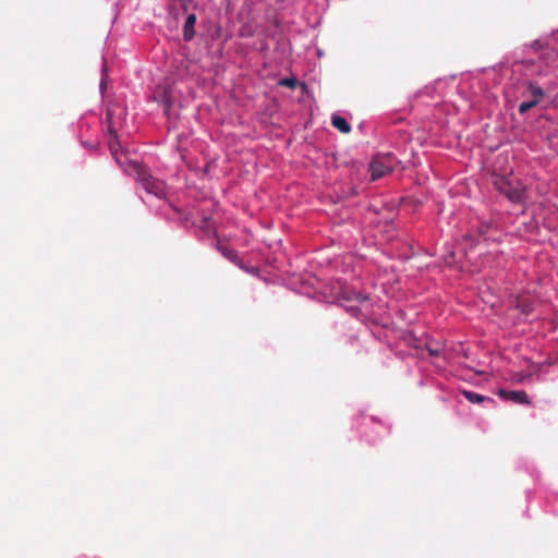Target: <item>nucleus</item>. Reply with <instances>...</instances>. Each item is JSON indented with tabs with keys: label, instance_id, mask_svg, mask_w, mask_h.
I'll return each mask as SVG.
<instances>
[{
	"label": "nucleus",
	"instance_id": "obj_1",
	"mask_svg": "<svg viewBox=\"0 0 558 558\" xmlns=\"http://www.w3.org/2000/svg\"><path fill=\"white\" fill-rule=\"evenodd\" d=\"M495 187L507 196L512 203H523L525 198V187L522 182L513 175H495Z\"/></svg>",
	"mask_w": 558,
	"mask_h": 558
},
{
	"label": "nucleus",
	"instance_id": "obj_2",
	"mask_svg": "<svg viewBox=\"0 0 558 558\" xmlns=\"http://www.w3.org/2000/svg\"><path fill=\"white\" fill-rule=\"evenodd\" d=\"M397 165L398 160L395 157V155L390 153L377 155L369 166L371 180L376 181L385 177L386 174L391 172Z\"/></svg>",
	"mask_w": 558,
	"mask_h": 558
},
{
	"label": "nucleus",
	"instance_id": "obj_3",
	"mask_svg": "<svg viewBox=\"0 0 558 558\" xmlns=\"http://www.w3.org/2000/svg\"><path fill=\"white\" fill-rule=\"evenodd\" d=\"M136 175L142 186L149 193L157 197H163L166 195V184L154 178L150 172L142 167H136Z\"/></svg>",
	"mask_w": 558,
	"mask_h": 558
},
{
	"label": "nucleus",
	"instance_id": "obj_4",
	"mask_svg": "<svg viewBox=\"0 0 558 558\" xmlns=\"http://www.w3.org/2000/svg\"><path fill=\"white\" fill-rule=\"evenodd\" d=\"M497 395L507 401H511L517 404H530V399L524 390H506L500 389Z\"/></svg>",
	"mask_w": 558,
	"mask_h": 558
},
{
	"label": "nucleus",
	"instance_id": "obj_5",
	"mask_svg": "<svg viewBox=\"0 0 558 558\" xmlns=\"http://www.w3.org/2000/svg\"><path fill=\"white\" fill-rule=\"evenodd\" d=\"M107 122H108V133H109L108 145H109L110 151H111L112 156L114 157V159L118 162H120V159L118 156L119 150H120V143L118 140L117 132L112 129V125H111V111L110 110L107 111Z\"/></svg>",
	"mask_w": 558,
	"mask_h": 558
},
{
	"label": "nucleus",
	"instance_id": "obj_6",
	"mask_svg": "<svg viewBox=\"0 0 558 558\" xmlns=\"http://www.w3.org/2000/svg\"><path fill=\"white\" fill-rule=\"evenodd\" d=\"M195 23H196V15L194 13L189 14L185 20L184 27H183V38L185 41H190L194 38Z\"/></svg>",
	"mask_w": 558,
	"mask_h": 558
},
{
	"label": "nucleus",
	"instance_id": "obj_7",
	"mask_svg": "<svg viewBox=\"0 0 558 558\" xmlns=\"http://www.w3.org/2000/svg\"><path fill=\"white\" fill-rule=\"evenodd\" d=\"M342 296L348 301H355L357 303H364L369 300V296L363 292L355 291L354 289H344L342 291Z\"/></svg>",
	"mask_w": 558,
	"mask_h": 558
},
{
	"label": "nucleus",
	"instance_id": "obj_8",
	"mask_svg": "<svg viewBox=\"0 0 558 558\" xmlns=\"http://www.w3.org/2000/svg\"><path fill=\"white\" fill-rule=\"evenodd\" d=\"M331 124L333 128H336L337 130H339L341 133H349L351 131V126L350 124L348 123V121L340 117V116H332L331 118Z\"/></svg>",
	"mask_w": 558,
	"mask_h": 558
},
{
	"label": "nucleus",
	"instance_id": "obj_9",
	"mask_svg": "<svg viewBox=\"0 0 558 558\" xmlns=\"http://www.w3.org/2000/svg\"><path fill=\"white\" fill-rule=\"evenodd\" d=\"M426 350L430 356H442L445 352V344L441 342L430 341L426 343Z\"/></svg>",
	"mask_w": 558,
	"mask_h": 558
},
{
	"label": "nucleus",
	"instance_id": "obj_10",
	"mask_svg": "<svg viewBox=\"0 0 558 558\" xmlns=\"http://www.w3.org/2000/svg\"><path fill=\"white\" fill-rule=\"evenodd\" d=\"M462 395L471 403H481V402H483V401H485L487 399L483 395H480V393H476V392H473V391H469V390H463Z\"/></svg>",
	"mask_w": 558,
	"mask_h": 558
},
{
	"label": "nucleus",
	"instance_id": "obj_11",
	"mask_svg": "<svg viewBox=\"0 0 558 558\" xmlns=\"http://www.w3.org/2000/svg\"><path fill=\"white\" fill-rule=\"evenodd\" d=\"M529 92L532 96V100H536V104H538L542 97L544 96L543 89L534 83L529 84Z\"/></svg>",
	"mask_w": 558,
	"mask_h": 558
},
{
	"label": "nucleus",
	"instance_id": "obj_12",
	"mask_svg": "<svg viewBox=\"0 0 558 558\" xmlns=\"http://www.w3.org/2000/svg\"><path fill=\"white\" fill-rule=\"evenodd\" d=\"M536 100H529V101H523L520 104L519 106V112L521 114H524L526 113L530 109L534 108L536 106Z\"/></svg>",
	"mask_w": 558,
	"mask_h": 558
},
{
	"label": "nucleus",
	"instance_id": "obj_13",
	"mask_svg": "<svg viewBox=\"0 0 558 558\" xmlns=\"http://www.w3.org/2000/svg\"><path fill=\"white\" fill-rule=\"evenodd\" d=\"M219 251L222 253V255L225 257H227L230 260H233L236 258V254L227 247H219Z\"/></svg>",
	"mask_w": 558,
	"mask_h": 558
},
{
	"label": "nucleus",
	"instance_id": "obj_14",
	"mask_svg": "<svg viewBox=\"0 0 558 558\" xmlns=\"http://www.w3.org/2000/svg\"><path fill=\"white\" fill-rule=\"evenodd\" d=\"M518 306L521 307L522 313L525 315H527L532 311L531 305L529 303H526L525 300L520 301Z\"/></svg>",
	"mask_w": 558,
	"mask_h": 558
},
{
	"label": "nucleus",
	"instance_id": "obj_15",
	"mask_svg": "<svg viewBox=\"0 0 558 558\" xmlns=\"http://www.w3.org/2000/svg\"><path fill=\"white\" fill-rule=\"evenodd\" d=\"M281 84L284 86L294 87V80L286 78L281 82Z\"/></svg>",
	"mask_w": 558,
	"mask_h": 558
},
{
	"label": "nucleus",
	"instance_id": "obj_16",
	"mask_svg": "<svg viewBox=\"0 0 558 558\" xmlns=\"http://www.w3.org/2000/svg\"><path fill=\"white\" fill-rule=\"evenodd\" d=\"M522 380H523V376H517V377H515V381H517V383H521Z\"/></svg>",
	"mask_w": 558,
	"mask_h": 558
}]
</instances>
